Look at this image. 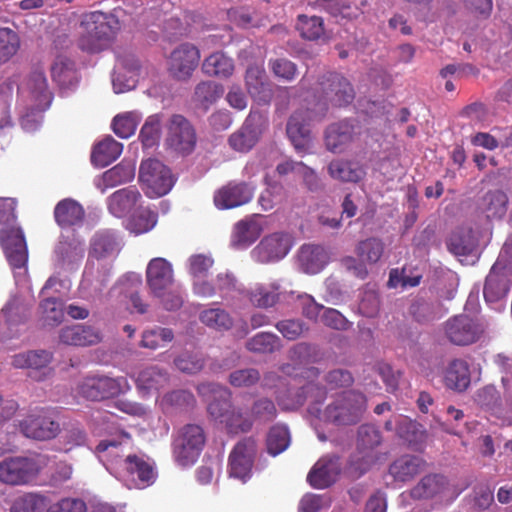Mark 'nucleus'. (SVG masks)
I'll use <instances>...</instances> for the list:
<instances>
[{
	"label": "nucleus",
	"mask_w": 512,
	"mask_h": 512,
	"mask_svg": "<svg viewBox=\"0 0 512 512\" xmlns=\"http://www.w3.org/2000/svg\"><path fill=\"white\" fill-rule=\"evenodd\" d=\"M234 69L233 59L220 51L212 53L202 63V71L208 76L228 78L232 76Z\"/></svg>",
	"instance_id": "obj_42"
},
{
	"label": "nucleus",
	"mask_w": 512,
	"mask_h": 512,
	"mask_svg": "<svg viewBox=\"0 0 512 512\" xmlns=\"http://www.w3.org/2000/svg\"><path fill=\"white\" fill-rule=\"evenodd\" d=\"M157 224V215L147 209H138L127 221L126 228L135 235L151 231Z\"/></svg>",
	"instance_id": "obj_54"
},
{
	"label": "nucleus",
	"mask_w": 512,
	"mask_h": 512,
	"mask_svg": "<svg viewBox=\"0 0 512 512\" xmlns=\"http://www.w3.org/2000/svg\"><path fill=\"white\" fill-rule=\"evenodd\" d=\"M115 477L129 489H143L152 485L157 477L154 463L144 456L128 454L123 465H116Z\"/></svg>",
	"instance_id": "obj_7"
},
{
	"label": "nucleus",
	"mask_w": 512,
	"mask_h": 512,
	"mask_svg": "<svg viewBox=\"0 0 512 512\" xmlns=\"http://www.w3.org/2000/svg\"><path fill=\"white\" fill-rule=\"evenodd\" d=\"M135 381L139 391L150 394L157 392L167 384L168 374L158 366L152 365L142 368L138 372Z\"/></svg>",
	"instance_id": "obj_40"
},
{
	"label": "nucleus",
	"mask_w": 512,
	"mask_h": 512,
	"mask_svg": "<svg viewBox=\"0 0 512 512\" xmlns=\"http://www.w3.org/2000/svg\"><path fill=\"white\" fill-rule=\"evenodd\" d=\"M20 47L18 34L9 28H0V61L12 58Z\"/></svg>",
	"instance_id": "obj_62"
},
{
	"label": "nucleus",
	"mask_w": 512,
	"mask_h": 512,
	"mask_svg": "<svg viewBox=\"0 0 512 512\" xmlns=\"http://www.w3.org/2000/svg\"><path fill=\"white\" fill-rule=\"evenodd\" d=\"M423 465L416 456H404L396 460L389 469L391 476L397 481H407L415 476Z\"/></svg>",
	"instance_id": "obj_52"
},
{
	"label": "nucleus",
	"mask_w": 512,
	"mask_h": 512,
	"mask_svg": "<svg viewBox=\"0 0 512 512\" xmlns=\"http://www.w3.org/2000/svg\"><path fill=\"white\" fill-rule=\"evenodd\" d=\"M296 29L301 37L311 41L319 40L325 35L324 21L316 15H299L297 17Z\"/></svg>",
	"instance_id": "obj_53"
},
{
	"label": "nucleus",
	"mask_w": 512,
	"mask_h": 512,
	"mask_svg": "<svg viewBox=\"0 0 512 512\" xmlns=\"http://www.w3.org/2000/svg\"><path fill=\"white\" fill-rule=\"evenodd\" d=\"M53 80L62 88H72L78 82L74 63L64 57L58 56L51 66Z\"/></svg>",
	"instance_id": "obj_45"
},
{
	"label": "nucleus",
	"mask_w": 512,
	"mask_h": 512,
	"mask_svg": "<svg viewBox=\"0 0 512 512\" xmlns=\"http://www.w3.org/2000/svg\"><path fill=\"white\" fill-rule=\"evenodd\" d=\"M279 284H255L251 290L244 293L249 297L250 302L259 308L272 307L278 300Z\"/></svg>",
	"instance_id": "obj_47"
},
{
	"label": "nucleus",
	"mask_w": 512,
	"mask_h": 512,
	"mask_svg": "<svg viewBox=\"0 0 512 512\" xmlns=\"http://www.w3.org/2000/svg\"><path fill=\"white\" fill-rule=\"evenodd\" d=\"M301 269L308 274L319 273L328 262L325 249L318 245H303L298 253Z\"/></svg>",
	"instance_id": "obj_39"
},
{
	"label": "nucleus",
	"mask_w": 512,
	"mask_h": 512,
	"mask_svg": "<svg viewBox=\"0 0 512 512\" xmlns=\"http://www.w3.org/2000/svg\"><path fill=\"white\" fill-rule=\"evenodd\" d=\"M142 119V114L137 111H127L117 114L112 121V129L120 138L131 137Z\"/></svg>",
	"instance_id": "obj_51"
},
{
	"label": "nucleus",
	"mask_w": 512,
	"mask_h": 512,
	"mask_svg": "<svg viewBox=\"0 0 512 512\" xmlns=\"http://www.w3.org/2000/svg\"><path fill=\"white\" fill-rule=\"evenodd\" d=\"M478 241L472 230H462L454 233L448 242L449 250L456 256H477Z\"/></svg>",
	"instance_id": "obj_46"
},
{
	"label": "nucleus",
	"mask_w": 512,
	"mask_h": 512,
	"mask_svg": "<svg viewBox=\"0 0 512 512\" xmlns=\"http://www.w3.org/2000/svg\"><path fill=\"white\" fill-rule=\"evenodd\" d=\"M57 284H60V282L56 277L52 276L46 281L41 291L44 297L41 304L43 317L45 322L49 325H57L64 318L62 302L59 299L48 295L49 290L53 289Z\"/></svg>",
	"instance_id": "obj_37"
},
{
	"label": "nucleus",
	"mask_w": 512,
	"mask_h": 512,
	"mask_svg": "<svg viewBox=\"0 0 512 512\" xmlns=\"http://www.w3.org/2000/svg\"><path fill=\"white\" fill-rule=\"evenodd\" d=\"M211 283L215 287V294L219 293L223 297L232 296L233 293L244 294L245 292L233 273L229 271L218 273Z\"/></svg>",
	"instance_id": "obj_61"
},
{
	"label": "nucleus",
	"mask_w": 512,
	"mask_h": 512,
	"mask_svg": "<svg viewBox=\"0 0 512 512\" xmlns=\"http://www.w3.org/2000/svg\"><path fill=\"white\" fill-rule=\"evenodd\" d=\"M208 403L210 416L221 424L229 434L248 432L253 424L252 417L243 409L231 404L230 391L218 384L208 383L198 387Z\"/></svg>",
	"instance_id": "obj_3"
},
{
	"label": "nucleus",
	"mask_w": 512,
	"mask_h": 512,
	"mask_svg": "<svg viewBox=\"0 0 512 512\" xmlns=\"http://www.w3.org/2000/svg\"><path fill=\"white\" fill-rule=\"evenodd\" d=\"M340 470L338 457H323L309 472L307 480L314 488L323 489L335 482Z\"/></svg>",
	"instance_id": "obj_30"
},
{
	"label": "nucleus",
	"mask_w": 512,
	"mask_h": 512,
	"mask_svg": "<svg viewBox=\"0 0 512 512\" xmlns=\"http://www.w3.org/2000/svg\"><path fill=\"white\" fill-rule=\"evenodd\" d=\"M246 346L252 352L270 353L279 347V339L271 333H258L247 342Z\"/></svg>",
	"instance_id": "obj_63"
},
{
	"label": "nucleus",
	"mask_w": 512,
	"mask_h": 512,
	"mask_svg": "<svg viewBox=\"0 0 512 512\" xmlns=\"http://www.w3.org/2000/svg\"><path fill=\"white\" fill-rule=\"evenodd\" d=\"M47 512H87V506L81 498L64 497L48 506Z\"/></svg>",
	"instance_id": "obj_64"
},
{
	"label": "nucleus",
	"mask_w": 512,
	"mask_h": 512,
	"mask_svg": "<svg viewBox=\"0 0 512 512\" xmlns=\"http://www.w3.org/2000/svg\"><path fill=\"white\" fill-rule=\"evenodd\" d=\"M457 495L458 493L451 488L447 479L441 475L425 476L411 491L414 499L455 498Z\"/></svg>",
	"instance_id": "obj_27"
},
{
	"label": "nucleus",
	"mask_w": 512,
	"mask_h": 512,
	"mask_svg": "<svg viewBox=\"0 0 512 512\" xmlns=\"http://www.w3.org/2000/svg\"><path fill=\"white\" fill-rule=\"evenodd\" d=\"M38 463L28 457H7L0 461V482L21 486L30 483L39 473Z\"/></svg>",
	"instance_id": "obj_13"
},
{
	"label": "nucleus",
	"mask_w": 512,
	"mask_h": 512,
	"mask_svg": "<svg viewBox=\"0 0 512 512\" xmlns=\"http://www.w3.org/2000/svg\"><path fill=\"white\" fill-rule=\"evenodd\" d=\"M326 391L313 380H309L303 387L301 393L292 402H286L281 397L279 404L285 409H295L298 406L309 403L308 412L320 421L332 423L337 426L357 424L365 410L366 398L362 393L347 391L338 395L326 408L321 411L319 404L324 400Z\"/></svg>",
	"instance_id": "obj_1"
},
{
	"label": "nucleus",
	"mask_w": 512,
	"mask_h": 512,
	"mask_svg": "<svg viewBox=\"0 0 512 512\" xmlns=\"http://www.w3.org/2000/svg\"><path fill=\"white\" fill-rule=\"evenodd\" d=\"M123 145L113 139L106 137L97 143L92 151L91 160L94 165L105 167L115 161L122 153Z\"/></svg>",
	"instance_id": "obj_43"
},
{
	"label": "nucleus",
	"mask_w": 512,
	"mask_h": 512,
	"mask_svg": "<svg viewBox=\"0 0 512 512\" xmlns=\"http://www.w3.org/2000/svg\"><path fill=\"white\" fill-rule=\"evenodd\" d=\"M138 73L136 67L127 68L122 64L118 65L112 77V86L116 94L130 91L136 87Z\"/></svg>",
	"instance_id": "obj_57"
},
{
	"label": "nucleus",
	"mask_w": 512,
	"mask_h": 512,
	"mask_svg": "<svg viewBox=\"0 0 512 512\" xmlns=\"http://www.w3.org/2000/svg\"><path fill=\"white\" fill-rule=\"evenodd\" d=\"M485 332V325L466 314L449 318L444 324L446 338L454 345L467 346L476 343Z\"/></svg>",
	"instance_id": "obj_11"
},
{
	"label": "nucleus",
	"mask_w": 512,
	"mask_h": 512,
	"mask_svg": "<svg viewBox=\"0 0 512 512\" xmlns=\"http://www.w3.org/2000/svg\"><path fill=\"white\" fill-rule=\"evenodd\" d=\"M206 442L204 429L198 424L179 428L172 441V456L177 465L188 467L199 458Z\"/></svg>",
	"instance_id": "obj_6"
},
{
	"label": "nucleus",
	"mask_w": 512,
	"mask_h": 512,
	"mask_svg": "<svg viewBox=\"0 0 512 512\" xmlns=\"http://www.w3.org/2000/svg\"><path fill=\"white\" fill-rule=\"evenodd\" d=\"M167 145L180 153H190L196 143L194 129L181 115H173L167 123Z\"/></svg>",
	"instance_id": "obj_20"
},
{
	"label": "nucleus",
	"mask_w": 512,
	"mask_h": 512,
	"mask_svg": "<svg viewBox=\"0 0 512 512\" xmlns=\"http://www.w3.org/2000/svg\"><path fill=\"white\" fill-rule=\"evenodd\" d=\"M264 228V219L260 215H253L238 221L234 225L231 236V245L236 249H246L260 236Z\"/></svg>",
	"instance_id": "obj_26"
},
{
	"label": "nucleus",
	"mask_w": 512,
	"mask_h": 512,
	"mask_svg": "<svg viewBox=\"0 0 512 512\" xmlns=\"http://www.w3.org/2000/svg\"><path fill=\"white\" fill-rule=\"evenodd\" d=\"M122 246L123 241L118 232L110 229L99 230L90 240L88 258L111 262L117 257Z\"/></svg>",
	"instance_id": "obj_21"
},
{
	"label": "nucleus",
	"mask_w": 512,
	"mask_h": 512,
	"mask_svg": "<svg viewBox=\"0 0 512 512\" xmlns=\"http://www.w3.org/2000/svg\"><path fill=\"white\" fill-rule=\"evenodd\" d=\"M146 281L155 297H162L165 291L174 286L172 264L164 258H153L146 269Z\"/></svg>",
	"instance_id": "obj_22"
},
{
	"label": "nucleus",
	"mask_w": 512,
	"mask_h": 512,
	"mask_svg": "<svg viewBox=\"0 0 512 512\" xmlns=\"http://www.w3.org/2000/svg\"><path fill=\"white\" fill-rule=\"evenodd\" d=\"M99 329L83 324L66 326L60 330L59 339L62 343L71 346H92L102 341Z\"/></svg>",
	"instance_id": "obj_28"
},
{
	"label": "nucleus",
	"mask_w": 512,
	"mask_h": 512,
	"mask_svg": "<svg viewBox=\"0 0 512 512\" xmlns=\"http://www.w3.org/2000/svg\"><path fill=\"white\" fill-rule=\"evenodd\" d=\"M141 200V194L134 187L120 189L108 198V209L115 217H123L132 211Z\"/></svg>",
	"instance_id": "obj_38"
},
{
	"label": "nucleus",
	"mask_w": 512,
	"mask_h": 512,
	"mask_svg": "<svg viewBox=\"0 0 512 512\" xmlns=\"http://www.w3.org/2000/svg\"><path fill=\"white\" fill-rule=\"evenodd\" d=\"M111 275L112 263L110 261L88 258L83 271L80 289L83 293H86V297H95L101 294Z\"/></svg>",
	"instance_id": "obj_16"
},
{
	"label": "nucleus",
	"mask_w": 512,
	"mask_h": 512,
	"mask_svg": "<svg viewBox=\"0 0 512 512\" xmlns=\"http://www.w3.org/2000/svg\"><path fill=\"white\" fill-rule=\"evenodd\" d=\"M139 181L148 197L158 198L170 192L175 184V177L170 168L161 161L147 159L140 165Z\"/></svg>",
	"instance_id": "obj_10"
},
{
	"label": "nucleus",
	"mask_w": 512,
	"mask_h": 512,
	"mask_svg": "<svg viewBox=\"0 0 512 512\" xmlns=\"http://www.w3.org/2000/svg\"><path fill=\"white\" fill-rule=\"evenodd\" d=\"M385 428L389 431L396 430L398 435L411 445H416L424 438L423 431L419 429L418 424L407 417L389 420L385 423Z\"/></svg>",
	"instance_id": "obj_48"
},
{
	"label": "nucleus",
	"mask_w": 512,
	"mask_h": 512,
	"mask_svg": "<svg viewBox=\"0 0 512 512\" xmlns=\"http://www.w3.org/2000/svg\"><path fill=\"white\" fill-rule=\"evenodd\" d=\"M294 244L291 234L283 231L266 235L251 251L254 261L262 264L274 263L284 259Z\"/></svg>",
	"instance_id": "obj_12"
},
{
	"label": "nucleus",
	"mask_w": 512,
	"mask_h": 512,
	"mask_svg": "<svg viewBox=\"0 0 512 512\" xmlns=\"http://www.w3.org/2000/svg\"><path fill=\"white\" fill-rule=\"evenodd\" d=\"M384 251V244L378 238H367L360 241L355 249L357 259L346 257L343 265L354 273L358 278L364 279L367 276L366 264L377 263Z\"/></svg>",
	"instance_id": "obj_15"
},
{
	"label": "nucleus",
	"mask_w": 512,
	"mask_h": 512,
	"mask_svg": "<svg viewBox=\"0 0 512 512\" xmlns=\"http://www.w3.org/2000/svg\"><path fill=\"white\" fill-rule=\"evenodd\" d=\"M51 361V354L47 351H29L13 356L12 365L16 368L42 369Z\"/></svg>",
	"instance_id": "obj_55"
},
{
	"label": "nucleus",
	"mask_w": 512,
	"mask_h": 512,
	"mask_svg": "<svg viewBox=\"0 0 512 512\" xmlns=\"http://www.w3.org/2000/svg\"><path fill=\"white\" fill-rule=\"evenodd\" d=\"M290 433L285 425L273 426L267 436V451L272 456H277L290 445Z\"/></svg>",
	"instance_id": "obj_58"
},
{
	"label": "nucleus",
	"mask_w": 512,
	"mask_h": 512,
	"mask_svg": "<svg viewBox=\"0 0 512 512\" xmlns=\"http://www.w3.org/2000/svg\"><path fill=\"white\" fill-rule=\"evenodd\" d=\"M508 291L507 277L498 271L497 264H495L486 277L483 290L485 301L493 310L501 312L506 307Z\"/></svg>",
	"instance_id": "obj_24"
},
{
	"label": "nucleus",
	"mask_w": 512,
	"mask_h": 512,
	"mask_svg": "<svg viewBox=\"0 0 512 512\" xmlns=\"http://www.w3.org/2000/svg\"><path fill=\"white\" fill-rule=\"evenodd\" d=\"M200 60L199 49L190 43L177 46L168 58V70L178 80H187L198 66Z\"/></svg>",
	"instance_id": "obj_18"
},
{
	"label": "nucleus",
	"mask_w": 512,
	"mask_h": 512,
	"mask_svg": "<svg viewBox=\"0 0 512 512\" xmlns=\"http://www.w3.org/2000/svg\"><path fill=\"white\" fill-rule=\"evenodd\" d=\"M22 433L37 440H48L54 438L60 429L55 415L51 411L40 410L29 414L20 423Z\"/></svg>",
	"instance_id": "obj_17"
},
{
	"label": "nucleus",
	"mask_w": 512,
	"mask_h": 512,
	"mask_svg": "<svg viewBox=\"0 0 512 512\" xmlns=\"http://www.w3.org/2000/svg\"><path fill=\"white\" fill-rule=\"evenodd\" d=\"M255 188L244 182H230L219 189L214 196V203L219 209H231L244 205L253 197Z\"/></svg>",
	"instance_id": "obj_25"
},
{
	"label": "nucleus",
	"mask_w": 512,
	"mask_h": 512,
	"mask_svg": "<svg viewBox=\"0 0 512 512\" xmlns=\"http://www.w3.org/2000/svg\"><path fill=\"white\" fill-rule=\"evenodd\" d=\"M329 176L343 183H358L366 176V168L356 160L334 159L327 167Z\"/></svg>",
	"instance_id": "obj_32"
},
{
	"label": "nucleus",
	"mask_w": 512,
	"mask_h": 512,
	"mask_svg": "<svg viewBox=\"0 0 512 512\" xmlns=\"http://www.w3.org/2000/svg\"><path fill=\"white\" fill-rule=\"evenodd\" d=\"M129 444V436L123 434L121 441L102 440L95 449V454L106 469L115 476L116 465H123V448Z\"/></svg>",
	"instance_id": "obj_33"
},
{
	"label": "nucleus",
	"mask_w": 512,
	"mask_h": 512,
	"mask_svg": "<svg viewBox=\"0 0 512 512\" xmlns=\"http://www.w3.org/2000/svg\"><path fill=\"white\" fill-rule=\"evenodd\" d=\"M200 320L206 326L216 330H228L233 324L231 316L221 308H210L204 310Z\"/></svg>",
	"instance_id": "obj_60"
},
{
	"label": "nucleus",
	"mask_w": 512,
	"mask_h": 512,
	"mask_svg": "<svg viewBox=\"0 0 512 512\" xmlns=\"http://www.w3.org/2000/svg\"><path fill=\"white\" fill-rule=\"evenodd\" d=\"M321 100L311 111L295 112L287 123V135L298 152H305L311 147L310 122L320 120L327 109V104L345 106L355 96L354 89L346 78L337 73L324 75L320 82Z\"/></svg>",
	"instance_id": "obj_2"
},
{
	"label": "nucleus",
	"mask_w": 512,
	"mask_h": 512,
	"mask_svg": "<svg viewBox=\"0 0 512 512\" xmlns=\"http://www.w3.org/2000/svg\"><path fill=\"white\" fill-rule=\"evenodd\" d=\"M21 94L26 106V112L21 116V126L26 132H34L41 126L42 114L52 102V92L41 68L31 72Z\"/></svg>",
	"instance_id": "obj_4"
},
{
	"label": "nucleus",
	"mask_w": 512,
	"mask_h": 512,
	"mask_svg": "<svg viewBox=\"0 0 512 512\" xmlns=\"http://www.w3.org/2000/svg\"><path fill=\"white\" fill-rule=\"evenodd\" d=\"M47 498L40 493H24L14 499L10 512H47Z\"/></svg>",
	"instance_id": "obj_49"
},
{
	"label": "nucleus",
	"mask_w": 512,
	"mask_h": 512,
	"mask_svg": "<svg viewBox=\"0 0 512 512\" xmlns=\"http://www.w3.org/2000/svg\"><path fill=\"white\" fill-rule=\"evenodd\" d=\"M255 454L256 444L253 439L239 441L229 456L230 477L246 482L251 477Z\"/></svg>",
	"instance_id": "obj_19"
},
{
	"label": "nucleus",
	"mask_w": 512,
	"mask_h": 512,
	"mask_svg": "<svg viewBox=\"0 0 512 512\" xmlns=\"http://www.w3.org/2000/svg\"><path fill=\"white\" fill-rule=\"evenodd\" d=\"M54 216L56 222L62 227L77 225L83 220L84 209L75 200L64 199L56 205Z\"/></svg>",
	"instance_id": "obj_44"
},
{
	"label": "nucleus",
	"mask_w": 512,
	"mask_h": 512,
	"mask_svg": "<svg viewBox=\"0 0 512 512\" xmlns=\"http://www.w3.org/2000/svg\"><path fill=\"white\" fill-rule=\"evenodd\" d=\"M118 29L119 23L112 16L99 11L85 14L79 26L78 45L83 51L99 52L108 47Z\"/></svg>",
	"instance_id": "obj_5"
},
{
	"label": "nucleus",
	"mask_w": 512,
	"mask_h": 512,
	"mask_svg": "<svg viewBox=\"0 0 512 512\" xmlns=\"http://www.w3.org/2000/svg\"><path fill=\"white\" fill-rule=\"evenodd\" d=\"M126 377H111L104 374H95L85 377L78 384V393L88 400L100 401L125 394L130 390Z\"/></svg>",
	"instance_id": "obj_9"
},
{
	"label": "nucleus",
	"mask_w": 512,
	"mask_h": 512,
	"mask_svg": "<svg viewBox=\"0 0 512 512\" xmlns=\"http://www.w3.org/2000/svg\"><path fill=\"white\" fill-rule=\"evenodd\" d=\"M0 241L16 282L18 284L25 282L28 274V250L22 229L19 227L1 229Z\"/></svg>",
	"instance_id": "obj_8"
},
{
	"label": "nucleus",
	"mask_w": 512,
	"mask_h": 512,
	"mask_svg": "<svg viewBox=\"0 0 512 512\" xmlns=\"http://www.w3.org/2000/svg\"><path fill=\"white\" fill-rule=\"evenodd\" d=\"M213 265L214 259L210 253H194L187 258L185 267L191 277L194 294L201 297L215 295V287L207 279Z\"/></svg>",
	"instance_id": "obj_14"
},
{
	"label": "nucleus",
	"mask_w": 512,
	"mask_h": 512,
	"mask_svg": "<svg viewBox=\"0 0 512 512\" xmlns=\"http://www.w3.org/2000/svg\"><path fill=\"white\" fill-rule=\"evenodd\" d=\"M356 134L351 121L344 120L330 125L325 133V144L333 153L343 152Z\"/></svg>",
	"instance_id": "obj_36"
},
{
	"label": "nucleus",
	"mask_w": 512,
	"mask_h": 512,
	"mask_svg": "<svg viewBox=\"0 0 512 512\" xmlns=\"http://www.w3.org/2000/svg\"><path fill=\"white\" fill-rule=\"evenodd\" d=\"M508 198L500 190L488 192L482 199L481 208L489 219H500L507 212Z\"/></svg>",
	"instance_id": "obj_50"
},
{
	"label": "nucleus",
	"mask_w": 512,
	"mask_h": 512,
	"mask_svg": "<svg viewBox=\"0 0 512 512\" xmlns=\"http://www.w3.org/2000/svg\"><path fill=\"white\" fill-rule=\"evenodd\" d=\"M259 116L250 114L243 126L229 137V145L238 152L249 151L258 141L260 129L258 127Z\"/></svg>",
	"instance_id": "obj_35"
},
{
	"label": "nucleus",
	"mask_w": 512,
	"mask_h": 512,
	"mask_svg": "<svg viewBox=\"0 0 512 512\" xmlns=\"http://www.w3.org/2000/svg\"><path fill=\"white\" fill-rule=\"evenodd\" d=\"M135 176V165L131 161H122L94 179V185L102 193L107 189L131 181Z\"/></svg>",
	"instance_id": "obj_34"
},
{
	"label": "nucleus",
	"mask_w": 512,
	"mask_h": 512,
	"mask_svg": "<svg viewBox=\"0 0 512 512\" xmlns=\"http://www.w3.org/2000/svg\"><path fill=\"white\" fill-rule=\"evenodd\" d=\"M444 381L451 390L459 392L466 390L470 384L468 363L462 359L451 361L446 369Z\"/></svg>",
	"instance_id": "obj_41"
},
{
	"label": "nucleus",
	"mask_w": 512,
	"mask_h": 512,
	"mask_svg": "<svg viewBox=\"0 0 512 512\" xmlns=\"http://www.w3.org/2000/svg\"><path fill=\"white\" fill-rule=\"evenodd\" d=\"M381 441L379 432L371 425H363L358 430V450L361 457L351 461V469L359 475L368 470L374 462L373 448Z\"/></svg>",
	"instance_id": "obj_23"
},
{
	"label": "nucleus",
	"mask_w": 512,
	"mask_h": 512,
	"mask_svg": "<svg viewBox=\"0 0 512 512\" xmlns=\"http://www.w3.org/2000/svg\"><path fill=\"white\" fill-rule=\"evenodd\" d=\"M84 245L76 239L61 240L55 248V266L61 270H75L84 257Z\"/></svg>",
	"instance_id": "obj_29"
},
{
	"label": "nucleus",
	"mask_w": 512,
	"mask_h": 512,
	"mask_svg": "<svg viewBox=\"0 0 512 512\" xmlns=\"http://www.w3.org/2000/svg\"><path fill=\"white\" fill-rule=\"evenodd\" d=\"M245 85L248 93L258 102L267 103L272 96L271 85L262 64L250 65L245 74Z\"/></svg>",
	"instance_id": "obj_31"
},
{
	"label": "nucleus",
	"mask_w": 512,
	"mask_h": 512,
	"mask_svg": "<svg viewBox=\"0 0 512 512\" xmlns=\"http://www.w3.org/2000/svg\"><path fill=\"white\" fill-rule=\"evenodd\" d=\"M223 86L211 80L202 81L195 87L194 99L204 108L215 103L223 94Z\"/></svg>",
	"instance_id": "obj_56"
},
{
	"label": "nucleus",
	"mask_w": 512,
	"mask_h": 512,
	"mask_svg": "<svg viewBox=\"0 0 512 512\" xmlns=\"http://www.w3.org/2000/svg\"><path fill=\"white\" fill-rule=\"evenodd\" d=\"M174 333L169 328L156 327L143 332L141 346L148 349H158L172 342Z\"/></svg>",
	"instance_id": "obj_59"
}]
</instances>
